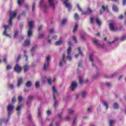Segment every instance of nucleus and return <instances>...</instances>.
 <instances>
[{
    "label": "nucleus",
    "mask_w": 126,
    "mask_h": 126,
    "mask_svg": "<svg viewBox=\"0 0 126 126\" xmlns=\"http://www.w3.org/2000/svg\"><path fill=\"white\" fill-rule=\"evenodd\" d=\"M29 30L28 31V37H31L32 36L33 29V21L29 22Z\"/></svg>",
    "instance_id": "nucleus-1"
},
{
    "label": "nucleus",
    "mask_w": 126,
    "mask_h": 126,
    "mask_svg": "<svg viewBox=\"0 0 126 126\" xmlns=\"http://www.w3.org/2000/svg\"><path fill=\"white\" fill-rule=\"evenodd\" d=\"M17 14V13L16 11H14L10 13V18L9 19V25H12V19L14 18L15 16H16V15Z\"/></svg>",
    "instance_id": "nucleus-2"
},
{
    "label": "nucleus",
    "mask_w": 126,
    "mask_h": 126,
    "mask_svg": "<svg viewBox=\"0 0 126 126\" xmlns=\"http://www.w3.org/2000/svg\"><path fill=\"white\" fill-rule=\"evenodd\" d=\"M51 60V58L50 56H47L46 58L47 62L45 63L43 65V70H47L48 67H49V65L50 64V60Z\"/></svg>",
    "instance_id": "nucleus-3"
},
{
    "label": "nucleus",
    "mask_w": 126,
    "mask_h": 126,
    "mask_svg": "<svg viewBox=\"0 0 126 126\" xmlns=\"http://www.w3.org/2000/svg\"><path fill=\"white\" fill-rule=\"evenodd\" d=\"M14 71L17 73H20L22 71V67L19 64H16L14 67Z\"/></svg>",
    "instance_id": "nucleus-4"
},
{
    "label": "nucleus",
    "mask_w": 126,
    "mask_h": 126,
    "mask_svg": "<svg viewBox=\"0 0 126 126\" xmlns=\"http://www.w3.org/2000/svg\"><path fill=\"white\" fill-rule=\"evenodd\" d=\"M8 28H9V26H8V25L4 26V31L3 32V35H4V36H6V37H10V34H8L6 33V32L7 31V29H8Z\"/></svg>",
    "instance_id": "nucleus-5"
},
{
    "label": "nucleus",
    "mask_w": 126,
    "mask_h": 126,
    "mask_svg": "<svg viewBox=\"0 0 126 126\" xmlns=\"http://www.w3.org/2000/svg\"><path fill=\"white\" fill-rule=\"evenodd\" d=\"M77 7L79 10V11H81L82 12V15H88V13L87 11H83L82 10V9H81V7H80V5H79V4H77Z\"/></svg>",
    "instance_id": "nucleus-6"
},
{
    "label": "nucleus",
    "mask_w": 126,
    "mask_h": 126,
    "mask_svg": "<svg viewBox=\"0 0 126 126\" xmlns=\"http://www.w3.org/2000/svg\"><path fill=\"white\" fill-rule=\"evenodd\" d=\"M68 2V0H65L64 2V4L65 5V7L68 8L69 10L71 9V4Z\"/></svg>",
    "instance_id": "nucleus-7"
},
{
    "label": "nucleus",
    "mask_w": 126,
    "mask_h": 126,
    "mask_svg": "<svg viewBox=\"0 0 126 126\" xmlns=\"http://www.w3.org/2000/svg\"><path fill=\"white\" fill-rule=\"evenodd\" d=\"M76 87H77V84L74 82H72L71 86L70 87L71 91H74V90L75 89V88H76Z\"/></svg>",
    "instance_id": "nucleus-8"
},
{
    "label": "nucleus",
    "mask_w": 126,
    "mask_h": 126,
    "mask_svg": "<svg viewBox=\"0 0 126 126\" xmlns=\"http://www.w3.org/2000/svg\"><path fill=\"white\" fill-rule=\"evenodd\" d=\"M71 51V47H69L68 50H67V54L68 55V59H69V60L70 61H71V56H70V51Z\"/></svg>",
    "instance_id": "nucleus-9"
},
{
    "label": "nucleus",
    "mask_w": 126,
    "mask_h": 126,
    "mask_svg": "<svg viewBox=\"0 0 126 126\" xmlns=\"http://www.w3.org/2000/svg\"><path fill=\"white\" fill-rule=\"evenodd\" d=\"M23 81V79H22V78L21 77L19 78L18 79V83H17V86L18 87H20V85L22 84Z\"/></svg>",
    "instance_id": "nucleus-10"
},
{
    "label": "nucleus",
    "mask_w": 126,
    "mask_h": 126,
    "mask_svg": "<svg viewBox=\"0 0 126 126\" xmlns=\"http://www.w3.org/2000/svg\"><path fill=\"white\" fill-rule=\"evenodd\" d=\"M95 22L98 26H101V25H102V22H101V20H100V19H99L98 17L95 18Z\"/></svg>",
    "instance_id": "nucleus-11"
},
{
    "label": "nucleus",
    "mask_w": 126,
    "mask_h": 126,
    "mask_svg": "<svg viewBox=\"0 0 126 126\" xmlns=\"http://www.w3.org/2000/svg\"><path fill=\"white\" fill-rule=\"evenodd\" d=\"M48 2L52 6L53 10H55V3H54V1L53 0H48Z\"/></svg>",
    "instance_id": "nucleus-12"
},
{
    "label": "nucleus",
    "mask_w": 126,
    "mask_h": 126,
    "mask_svg": "<svg viewBox=\"0 0 126 126\" xmlns=\"http://www.w3.org/2000/svg\"><path fill=\"white\" fill-rule=\"evenodd\" d=\"M52 90H53V99L56 100V96H55V93L57 92V89H56V88L54 86L52 87Z\"/></svg>",
    "instance_id": "nucleus-13"
},
{
    "label": "nucleus",
    "mask_w": 126,
    "mask_h": 126,
    "mask_svg": "<svg viewBox=\"0 0 126 126\" xmlns=\"http://www.w3.org/2000/svg\"><path fill=\"white\" fill-rule=\"evenodd\" d=\"M40 6H45V10H47V6L45 5V3L44 2L43 0H41L40 3H39Z\"/></svg>",
    "instance_id": "nucleus-14"
},
{
    "label": "nucleus",
    "mask_w": 126,
    "mask_h": 126,
    "mask_svg": "<svg viewBox=\"0 0 126 126\" xmlns=\"http://www.w3.org/2000/svg\"><path fill=\"white\" fill-rule=\"evenodd\" d=\"M14 109V106L12 104H9L7 106V111H11Z\"/></svg>",
    "instance_id": "nucleus-15"
},
{
    "label": "nucleus",
    "mask_w": 126,
    "mask_h": 126,
    "mask_svg": "<svg viewBox=\"0 0 126 126\" xmlns=\"http://www.w3.org/2000/svg\"><path fill=\"white\" fill-rule=\"evenodd\" d=\"M30 68V66H29V65L26 64L24 66V72H27V71H28V70L29 69V68Z\"/></svg>",
    "instance_id": "nucleus-16"
},
{
    "label": "nucleus",
    "mask_w": 126,
    "mask_h": 126,
    "mask_svg": "<svg viewBox=\"0 0 126 126\" xmlns=\"http://www.w3.org/2000/svg\"><path fill=\"white\" fill-rule=\"evenodd\" d=\"M109 27L111 31H115V27L114 26V23H111L109 24Z\"/></svg>",
    "instance_id": "nucleus-17"
},
{
    "label": "nucleus",
    "mask_w": 126,
    "mask_h": 126,
    "mask_svg": "<svg viewBox=\"0 0 126 126\" xmlns=\"http://www.w3.org/2000/svg\"><path fill=\"white\" fill-rule=\"evenodd\" d=\"M31 43V41H30V40H29V39H27V40L25 41V42H24L23 45H24V46H29V45H30Z\"/></svg>",
    "instance_id": "nucleus-18"
},
{
    "label": "nucleus",
    "mask_w": 126,
    "mask_h": 126,
    "mask_svg": "<svg viewBox=\"0 0 126 126\" xmlns=\"http://www.w3.org/2000/svg\"><path fill=\"white\" fill-rule=\"evenodd\" d=\"M113 10L115 12H118L119 11V8L115 4H113Z\"/></svg>",
    "instance_id": "nucleus-19"
},
{
    "label": "nucleus",
    "mask_w": 126,
    "mask_h": 126,
    "mask_svg": "<svg viewBox=\"0 0 126 126\" xmlns=\"http://www.w3.org/2000/svg\"><path fill=\"white\" fill-rule=\"evenodd\" d=\"M87 12L88 13V15H89L90 14H92L93 13V10H92V9L89 7H88Z\"/></svg>",
    "instance_id": "nucleus-20"
},
{
    "label": "nucleus",
    "mask_w": 126,
    "mask_h": 126,
    "mask_svg": "<svg viewBox=\"0 0 126 126\" xmlns=\"http://www.w3.org/2000/svg\"><path fill=\"white\" fill-rule=\"evenodd\" d=\"M102 9L103 11H105V10H107V11H109V6L108 5L106 6H102Z\"/></svg>",
    "instance_id": "nucleus-21"
},
{
    "label": "nucleus",
    "mask_w": 126,
    "mask_h": 126,
    "mask_svg": "<svg viewBox=\"0 0 126 126\" xmlns=\"http://www.w3.org/2000/svg\"><path fill=\"white\" fill-rule=\"evenodd\" d=\"M26 87H31V86H32V83L31 82V81H29L27 82V83H26Z\"/></svg>",
    "instance_id": "nucleus-22"
},
{
    "label": "nucleus",
    "mask_w": 126,
    "mask_h": 126,
    "mask_svg": "<svg viewBox=\"0 0 126 126\" xmlns=\"http://www.w3.org/2000/svg\"><path fill=\"white\" fill-rule=\"evenodd\" d=\"M19 33V31L17 30L15 32L14 34L13 35L14 39L17 38V36H18Z\"/></svg>",
    "instance_id": "nucleus-23"
},
{
    "label": "nucleus",
    "mask_w": 126,
    "mask_h": 126,
    "mask_svg": "<svg viewBox=\"0 0 126 126\" xmlns=\"http://www.w3.org/2000/svg\"><path fill=\"white\" fill-rule=\"evenodd\" d=\"M11 112H12L11 111H9L8 112V119L5 121L6 124H7V122H8V121H9V118H10V114H12Z\"/></svg>",
    "instance_id": "nucleus-24"
},
{
    "label": "nucleus",
    "mask_w": 126,
    "mask_h": 126,
    "mask_svg": "<svg viewBox=\"0 0 126 126\" xmlns=\"http://www.w3.org/2000/svg\"><path fill=\"white\" fill-rule=\"evenodd\" d=\"M74 18L75 20H78L79 19V15L78 13H75L74 15Z\"/></svg>",
    "instance_id": "nucleus-25"
},
{
    "label": "nucleus",
    "mask_w": 126,
    "mask_h": 126,
    "mask_svg": "<svg viewBox=\"0 0 126 126\" xmlns=\"http://www.w3.org/2000/svg\"><path fill=\"white\" fill-rule=\"evenodd\" d=\"M103 105L105 106L106 110H108V108H109V104L106 101L103 102Z\"/></svg>",
    "instance_id": "nucleus-26"
},
{
    "label": "nucleus",
    "mask_w": 126,
    "mask_h": 126,
    "mask_svg": "<svg viewBox=\"0 0 126 126\" xmlns=\"http://www.w3.org/2000/svg\"><path fill=\"white\" fill-rule=\"evenodd\" d=\"M36 49H37V45H35L34 46H33L32 49H31V53H33V52L35 51V50H36Z\"/></svg>",
    "instance_id": "nucleus-27"
},
{
    "label": "nucleus",
    "mask_w": 126,
    "mask_h": 126,
    "mask_svg": "<svg viewBox=\"0 0 126 126\" xmlns=\"http://www.w3.org/2000/svg\"><path fill=\"white\" fill-rule=\"evenodd\" d=\"M78 27V25H77V24H75V27L73 29V33H75V32H76V31H77Z\"/></svg>",
    "instance_id": "nucleus-28"
},
{
    "label": "nucleus",
    "mask_w": 126,
    "mask_h": 126,
    "mask_svg": "<svg viewBox=\"0 0 126 126\" xmlns=\"http://www.w3.org/2000/svg\"><path fill=\"white\" fill-rule=\"evenodd\" d=\"M63 44V41L62 40H59L55 43L56 46H60Z\"/></svg>",
    "instance_id": "nucleus-29"
},
{
    "label": "nucleus",
    "mask_w": 126,
    "mask_h": 126,
    "mask_svg": "<svg viewBox=\"0 0 126 126\" xmlns=\"http://www.w3.org/2000/svg\"><path fill=\"white\" fill-rule=\"evenodd\" d=\"M119 104L117 103H115L113 104V108L114 109H119Z\"/></svg>",
    "instance_id": "nucleus-30"
},
{
    "label": "nucleus",
    "mask_w": 126,
    "mask_h": 126,
    "mask_svg": "<svg viewBox=\"0 0 126 126\" xmlns=\"http://www.w3.org/2000/svg\"><path fill=\"white\" fill-rule=\"evenodd\" d=\"M18 4L19 6H21V4L24 2V0H18Z\"/></svg>",
    "instance_id": "nucleus-31"
},
{
    "label": "nucleus",
    "mask_w": 126,
    "mask_h": 126,
    "mask_svg": "<svg viewBox=\"0 0 126 126\" xmlns=\"http://www.w3.org/2000/svg\"><path fill=\"white\" fill-rule=\"evenodd\" d=\"M78 50L79 51V54L82 56V57H83V53H82V51H81V49L80 47L78 48Z\"/></svg>",
    "instance_id": "nucleus-32"
},
{
    "label": "nucleus",
    "mask_w": 126,
    "mask_h": 126,
    "mask_svg": "<svg viewBox=\"0 0 126 126\" xmlns=\"http://www.w3.org/2000/svg\"><path fill=\"white\" fill-rule=\"evenodd\" d=\"M67 21V19H64L62 20V22H61V24L62 25H63L64 24H65V23H66V22Z\"/></svg>",
    "instance_id": "nucleus-33"
},
{
    "label": "nucleus",
    "mask_w": 126,
    "mask_h": 126,
    "mask_svg": "<svg viewBox=\"0 0 126 126\" xmlns=\"http://www.w3.org/2000/svg\"><path fill=\"white\" fill-rule=\"evenodd\" d=\"M93 42L94 43L95 45H99V43H98V40L97 39L94 38L93 39Z\"/></svg>",
    "instance_id": "nucleus-34"
},
{
    "label": "nucleus",
    "mask_w": 126,
    "mask_h": 126,
    "mask_svg": "<svg viewBox=\"0 0 126 126\" xmlns=\"http://www.w3.org/2000/svg\"><path fill=\"white\" fill-rule=\"evenodd\" d=\"M35 87L36 88H39L40 87V83L39 81L35 82Z\"/></svg>",
    "instance_id": "nucleus-35"
},
{
    "label": "nucleus",
    "mask_w": 126,
    "mask_h": 126,
    "mask_svg": "<svg viewBox=\"0 0 126 126\" xmlns=\"http://www.w3.org/2000/svg\"><path fill=\"white\" fill-rule=\"evenodd\" d=\"M18 100L19 101V102H22V100H23V97L22 96L20 95L18 98Z\"/></svg>",
    "instance_id": "nucleus-36"
},
{
    "label": "nucleus",
    "mask_w": 126,
    "mask_h": 126,
    "mask_svg": "<svg viewBox=\"0 0 126 126\" xmlns=\"http://www.w3.org/2000/svg\"><path fill=\"white\" fill-rule=\"evenodd\" d=\"M20 59H21V55L20 54L18 55V58H17L16 62L18 63V62L20 61Z\"/></svg>",
    "instance_id": "nucleus-37"
},
{
    "label": "nucleus",
    "mask_w": 126,
    "mask_h": 126,
    "mask_svg": "<svg viewBox=\"0 0 126 126\" xmlns=\"http://www.w3.org/2000/svg\"><path fill=\"white\" fill-rule=\"evenodd\" d=\"M12 68V67L11 66H10V65H8L6 67V70H9V69H11Z\"/></svg>",
    "instance_id": "nucleus-38"
},
{
    "label": "nucleus",
    "mask_w": 126,
    "mask_h": 126,
    "mask_svg": "<svg viewBox=\"0 0 126 126\" xmlns=\"http://www.w3.org/2000/svg\"><path fill=\"white\" fill-rule=\"evenodd\" d=\"M54 100H55V102H54V108H56L57 106H58V100H57L56 99Z\"/></svg>",
    "instance_id": "nucleus-39"
},
{
    "label": "nucleus",
    "mask_w": 126,
    "mask_h": 126,
    "mask_svg": "<svg viewBox=\"0 0 126 126\" xmlns=\"http://www.w3.org/2000/svg\"><path fill=\"white\" fill-rule=\"evenodd\" d=\"M115 123V121L113 120H111L109 122V126H113V124Z\"/></svg>",
    "instance_id": "nucleus-40"
},
{
    "label": "nucleus",
    "mask_w": 126,
    "mask_h": 126,
    "mask_svg": "<svg viewBox=\"0 0 126 126\" xmlns=\"http://www.w3.org/2000/svg\"><path fill=\"white\" fill-rule=\"evenodd\" d=\"M82 97L84 98L85 97V96H86V92H82Z\"/></svg>",
    "instance_id": "nucleus-41"
},
{
    "label": "nucleus",
    "mask_w": 126,
    "mask_h": 126,
    "mask_svg": "<svg viewBox=\"0 0 126 126\" xmlns=\"http://www.w3.org/2000/svg\"><path fill=\"white\" fill-rule=\"evenodd\" d=\"M125 40H126V35L123 36L121 39H120V41H125Z\"/></svg>",
    "instance_id": "nucleus-42"
},
{
    "label": "nucleus",
    "mask_w": 126,
    "mask_h": 126,
    "mask_svg": "<svg viewBox=\"0 0 126 126\" xmlns=\"http://www.w3.org/2000/svg\"><path fill=\"white\" fill-rule=\"evenodd\" d=\"M93 57V55L92 54L90 55V61L91 62H93V58H92Z\"/></svg>",
    "instance_id": "nucleus-43"
},
{
    "label": "nucleus",
    "mask_w": 126,
    "mask_h": 126,
    "mask_svg": "<svg viewBox=\"0 0 126 126\" xmlns=\"http://www.w3.org/2000/svg\"><path fill=\"white\" fill-rule=\"evenodd\" d=\"M62 59L63 61L65 62V55L64 54H63Z\"/></svg>",
    "instance_id": "nucleus-44"
},
{
    "label": "nucleus",
    "mask_w": 126,
    "mask_h": 126,
    "mask_svg": "<svg viewBox=\"0 0 126 126\" xmlns=\"http://www.w3.org/2000/svg\"><path fill=\"white\" fill-rule=\"evenodd\" d=\"M77 120V118L76 117H75L73 119V125H76V121Z\"/></svg>",
    "instance_id": "nucleus-45"
},
{
    "label": "nucleus",
    "mask_w": 126,
    "mask_h": 126,
    "mask_svg": "<svg viewBox=\"0 0 126 126\" xmlns=\"http://www.w3.org/2000/svg\"><path fill=\"white\" fill-rule=\"evenodd\" d=\"M79 83L80 84H82V83H83V80L81 77L79 78Z\"/></svg>",
    "instance_id": "nucleus-46"
},
{
    "label": "nucleus",
    "mask_w": 126,
    "mask_h": 126,
    "mask_svg": "<svg viewBox=\"0 0 126 126\" xmlns=\"http://www.w3.org/2000/svg\"><path fill=\"white\" fill-rule=\"evenodd\" d=\"M16 102V99H15V96H14L12 99V103H15Z\"/></svg>",
    "instance_id": "nucleus-47"
},
{
    "label": "nucleus",
    "mask_w": 126,
    "mask_h": 126,
    "mask_svg": "<svg viewBox=\"0 0 126 126\" xmlns=\"http://www.w3.org/2000/svg\"><path fill=\"white\" fill-rule=\"evenodd\" d=\"M117 40H118V39H116L113 40L112 42H109L108 44H109V45H111V44H113L114 43H115V42L117 41Z\"/></svg>",
    "instance_id": "nucleus-48"
},
{
    "label": "nucleus",
    "mask_w": 126,
    "mask_h": 126,
    "mask_svg": "<svg viewBox=\"0 0 126 126\" xmlns=\"http://www.w3.org/2000/svg\"><path fill=\"white\" fill-rule=\"evenodd\" d=\"M33 99H34V96H29V101L31 100H33Z\"/></svg>",
    "instance_id": "nucleus-49"
},
{
    "label": "nucleus",
    "mask_w": 126,
    "mask_h": 126,
    "mask_svg": "<svg viewBox=\"0 0 126 126\" xmlns=\"http://www.w3.org/2000/svg\"><path fill=\"white\" fill-rule=\"evenodd\" d=\"M58 118L60 119V120L63 119V117H62V113H60L58 114Z\"/></svg>",
    "instance_id": "nucleus-50"
},
{
    "label": "nucleus",
    "mask_w": 126,
    "mask_h": 126,
    "mask_svg": "<svg viewBox=\"0 0 126 126\" xmlns=\"http://www.w3.org/2000/svg\"><path fill=\"white\" fill-rule=\"evenodd\" d=\"M32 11L35 10V3H32Z\"/></svg>",
    "instance_id": "nucleus-51"
},
{
    "label": "nucleus",
    "mask_w": 126,
    "mask_h": 126,
    "mask_svg": "<svg viewBox=\"0 0 126 126\" xmlns=\"http://www.w3.org/2000/svg\"><path fill=\"white\" fill-rule=\"evenodd\" d=\"M48 83H49L50 85H52V80L51 79L49 78L48 79Z\"/></svg>",
    "instance_id": "nucleus-52"
},
{
    "label": "nucleus",
    "mask_w": 126,
    "mask_h": 126,
    "mask_svg": "<svg viewBox=\"0 0 126 126\" xmlns=\"http://www.w3.org/2000/svg\"><path fill=\"white\" fill-rule=\"evenodd\" d=\"M3 63H7V59H6V58H4L3 60Z\"/></svg>",
    "instance_id": "nucleus-53"
},
{
    "label": "nucleus",
    "mask_w": 126,
    "mask_h": 126,
    "mask_svg": "<svg viewBox=\"0 0 126 126\" xmlns=\"http://www.w3.org/2000/svg\"><path fill=\"white\" fill-rule=\"evenodd\" d=\"M9 88H10V89H11L12 90L13 89L14 87L12 84L9 85Z\"/></svg>",
    "instance_id": "nucleus-54"
},
{
    "label": "nucleus",
    "mask_w": 126,
    "mask_h": 126,
    "mask_svg": "<svg viewBox=\"0 0 126 126\" xmlns=\"http://www.w3.org/2000/svg\"><path fill=\"white\" fill-rule=\"evenodd\" d=\"M20 110H21V106H18L16 108V110H17V111H20Z\"/></svg>",
    "instance_id": "nucleus-55"
},
{
    "label": "nucleus",
    "mask_w": 126,
    "mask_h": 126,
    "mask_svg": "<svg viewBox=\"0 0 126 126\" xmlns=\"http://www.w3.org/2000/svg\"><path fill=\"white\" fill-rule=\"evenodd\" d=\"M47 114L48 115V116H50V115H52V111H47Z\"/></svg>",
    "instance_id": "nucleus-56"
},
{
    "label": "nucleus",
    "mask_w": 126,
    "mask_h": 126,
    "mask_svg": "<svg viewBox=\"0 0 126 126\" xmlns=\"http://www.w3.org/2000/svg\"><path fill=\"white\" fill-rule=\"evenodd\" d=\"M73 40L75 42V43H77V39H76V37L75 36H73Z\"/></svg>",
    "instance_id": "nucleus-57"
},
{
    "label": "nucleus",
    "mask_w": 126,
    "mask_h": 126,
    "mask_svg": "<svg viewBox=\"0 0 126 126\" xmlns=\"http://www.w3.org/2000/svg\"><path fill=\"white\" fill-rule=\"evenodd\" d=\"M90 22H91V23H93V22H94V18H90Z\"/></svg>",
    "instance_id": "nucleus-58"
},
{
    "label": "nucleus",
    "mask_w": 126,
    "mask_h": 126,
    "mask_svg": "<svg viewBox=\"0 0 126 126\" xmlns=\"http://www.w3.org/2000/svg\"><path fill=\"white\" fill-rule=\"evenodd\" d=\"M38 36L40 39L44 38V34H39Z\"/></svg>",
    "instance_id": "nucleus-59"
},
{
    "label": "nucleus",
    "mask_w": 126,
    "mask_h": 126,
    "mask_svg": "<svg viewBox=\"0 0 126 126\" xmlns=\"http://www.w3.org/2000/svg\"><path fill=\"white\" fill-rule=\"evenodd\" d=\"M105 85H106V86H108V87H109L111 86V85L110 84V83L107 82V83L105 84Z\"/></svg>",
    "instance_id": "nucleus-60"
},
{
    "label": "nucleus",
    "mask_w": 126,
    "mask_h": 126,
    "mask_svg": "<svg viewBox=\"0 0 126 126\" xmlns=\"http://www.w3.org/2000/svg\"><path fill=\"white\" fill-rule=\"evenodd\" d=\"M38 118H41V112L40 111H38Z\"/></svg>",
    "instance_id": "nucleus-61"
},
{
    "label": "nucleus",
    "mask_w": 126,
    "mask_h": 126,
    "mask_svg": "<svg viewBox=\"0 0 126 126\" xmlns=\"http://www.w3.org/2000/svg\"><path fill=\"white\" fill-rule=\"evenodd\" d=\"M123 5H126V0H123Z\"/></svg>",
    "instance_id": "nucleus-62"
},
{
    "label": "nucleus",
    "mask_w": 126,
    "mask_h": 126,
    "mask_svg": "<svg viewBox=\"0 0 126 126\" xmlns=\"http://www.w3.org/2000/svg\"><path fill=\"white\" fill-rule=\"evenodd\" d=\"M65 121H68L69 120H70V118L68 117H66V118H65Z\"/></svg>",
    "instance_id": "nucleus-63"
},
{
    "label": "nucleus",
    "mask_w": 126,
    "mask_h": 126,
    "mask_svg": "<svg viewBox=\"0 0 126 126\" xmlns=\"http://www.w3.org/2000/svg\"><path fill=\"white\" fill-rule=\"evenodd\" d=\"M54 29H52L50 30V33H54Z\"/></svg>",
    "instance_id": "nucleus-64"
}]
</instances>
